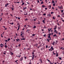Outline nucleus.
<instances>
[{
  "label": "nucleus",
  "mask_w": 64,
  "mask_h": 64,
  "mask_svg": "<svg viewBox=\"0 0 64 64\" xmlns=\"http://www.w3.org/2000/svg\"><path fill=\"white\" fill-rule=\"evenodd\" d=\"M45 20H42V22L44 23H45V22H44Z\"/></svg>",
  "instance_id": "4be33fe9"
},
{
  "label": "nucleus",
  "mask_w": 64,
  "mask_h": 64,
  "mask_svg": "<svg viewBox=\"0 0 64 64\" xmlns=\"http://www.w3.org/2000/svg\"><path fill=\"white\" fill-rule=\"evenodd\" d=\"M49 39H47V41H48V42H49Z\"/></svg>",
  "instance_id": "bb28decb"
},
{
  "label": "nucleus",
  "mask_w": 64,
  "mask_h": 64,
  "mask_svg": "<svg viewBox=\"0 0 64 64\" xmlns=\"http://www.w3.org/2000/svg\"><path fill=\"white\" fill-rule=\"evenodd\" d=\"M36 35V34H32V36H35V35Z\"/></svg>",
  "instance_id": "6ab92c4d"
},
{
  "label": "nucleus",
  "mask_w": 64,
  "mask_h": 64,
  "mask_svg": "<svg viewBox=\"0 0 64 64\" xmlns=\"http://www.w3.org/2000/svg\"><path fill=\"white\" fill-rule=\"evenodd\" d=\"M4 32H3V33H2V35H4Z\"/></svg>",
  "instance_id": "bf43d9fd"
},
{
  "label": "nucleus",
  "mask_w": 64,
  "mask_h": 64,
  "mask_svg": "<svg viewBox=\"0 0 64 64\" xmlns=\"http://www.w3.org/2000/svg\"><path fill=\"white\" fill-rule=\"evenodd\" d=\"M48 48L47 46H46V48Z\"/></svg>",
  "instance_id": "774afa93"
},
{
  "label": "nucleus",
  "mask_w": 64,
  "mask_h": 64,
  "mask_svg": "<svg viewBox=\"0 0 64 64\" xmlns=\"http://www.w3.org/2000/svg\"><path fill=\"white\" fill-rule=\"evenodd\" d=\"M47 61H48L49 62H50V60H48V59H47Z\"/></svg>",
  "instance_id": "c756f323"
},
{
  "label": "nucleus",
  "mask_w": 64,
  "mask_h": 64,
  "mask_svg": "<svg viewBox=\"0 0 64 64\" xmlns=\"http://www.w3.org/2000/svg\"><path fill=\"white\" fill-rule=\"evenodd\" d=\"M21 40H25V38H22L21 39Z\"/></svg>",
  "instance_id": "2eb2a0df"
},
{
  "label": "nucleus",
  "mask_w": 64,
  "mask_h": 64,
  "mask_svg": "<svg viewBox=\"0 0 64 64\" xmlns=\"http://www.w3.org/2000/svg\"><path fill=\"white\" fill-rule=\"evenodd\" d=\"M3 44H0V46H1V47L2 48L3 47Z\"/></svg>",
  "instance_id": "1a4fd4ad"
},
{
  "label": "nucleus",
  "mask_w": 64,
  "mask_h": 64,
  "mask_svg": "<svg viewBox=\"0 0 64 64\" xmlns=\"http://www.w3.org/2000/svg\"><path fill=\"white\" fill-rule=\"evenodd\" d=\"M17 25L19 26L20 25V24H19V23H17Z\"/></svg>",
  "instance_id": "37998d69"
},
{
  "label": "nucleus",
  "mask_w": 64,
  "mask_h": 64,
  "mask_svg": "<svg viewBox=\"0 0 64 64\" xmlns=\"http://www.w3.org/2000/svg\"><path fill=\"white\" fill-rule=\"evenodd\" d=\"M46 14H43V16H46Z\"/></svg>",
  "instance_id": "c9c22d12"
},
{
  "label": "nucleus",
  "mask_w": 64,
  "mask_h": 64,
  "mask_svg": "<svg viewBox=\"0 0 64 64\" xmlns=\"http://www.w3.org/2000/svg\"><path fill=\"white\" fill-rule=\"evenodd\" d=\"M51 30H52V28L48 29V31H51Z\"/></svg>",
  "instance_id": "ddd939ff"
},
{
  "label": "nucleus",
  "mask_w": 64,
  "mask_h": 64,
  "mask_svg": "<svg viewBox=\"0 0 64 64\" xmlns=\"http://www.w3.org/2000/svg\"><path fill=\"white\" fill-rule=\"evenodd\" d=\"M52 5L53 6H55V4H53Z\"/></svg>",
  "instance_id": "e433bc0d"
},
{
  "label": "nucleus",
  "mask_w": 64,
  "mask_h": 64,
  "mask_svg": "<svg viewBox=\"0 0 64 64\" xmlns=\"http://www.w3.org/2000/svg\"><path fill=\"white\" fill-rule=\"evenodd\" d=\"M10 24H11L12 25L14 24V23L13 22H12V23H10Z\"/></svg>",
  "instance_id": "a211bd4d"
},
{
  "label": "nucleus",
  "mask_w": 64,
  "mask_h": 64,
  "mask_svg": "<svg viewBox=\"0 0 64 64\" xmlns=\"http://www.w3.org/2000/svg\"><path fill=\"white\" fill-rule=\"evenodd\" d=\"M32 59H34V58H36L37 56H35V55H33L32 56Z\"/></svg>",
  "instance_id": "f03ea898"
},
{
  "label": "nucleus",
  "mask_w": 64,
  "mask_h": 64,
  "mask_svg": "<svg viewBox=\"0 0 64 64\" xmlns=\"http://www.w3.org/2000/svg\"><path fill=\"white\" fill-rule=\"evenodd\" d=\"M44 49L43 48H41V50H43Z\"/></svg>",
  "instance_id": "49530a36"
},
{
  "label": "nucleus",
  "mask_w": 64,
  "mask_h": 64,
  "mask_svg": "<svg viewBox=\"0 0 64 64\" xmlns=\"http://www.w3.org/2000/svg\"><path fill=\"white\" fill-rule=\"evenodd\" d=\"M30 30H26V31H30Z\"/></svg>",
  "instance_id": "a19ab883"
},
{
  "label": "nucleus",
  "mask_w": 64,
  "mask_h": 64,
  "mask_svg": "<svg viewBox=\"0 0 64 64\" xmlns=\"http://www.w3.org/2000/svg\"><path fill=\"white\" fill-rule=\"evenodd\" d=\"M45 6H44V5H42V8H44V7H45Z\"/></svg>",
  "instance_id": "c85d7f7f"
},
{
  "label": "nucleus",
  "mask_w": 64,
  "mask_h": 64,
  "mask_svg": "<svg viewBox=\"0 0 64 64\" xmlns=\"http://www.w3.org/2000/svg\"><path fill=\"white\" fill-rule=\"evenodd\" d=\"M50 50V51H52V50H54V49L52 50V49H51V48H50V49H49Z\"/></svg>",
  "instance_id": "7c9ffc66"
},
{
  "label": "nucleus",
  "mask_w": 64,
  "mask_h": 64,
  "mask_svg": "<svg viewBox=\"0 0 64 64\" xmlns=\"http://www.w3.org/2000/svg\"><path fill=\"white\" fill-rule=\"evenodd\" d=\"M51 35V33H50L49 35H48V38L49 39V40H51V37H50V36Z\"/></svg>",
  "instance_id": "7ed1b4c3"
},
{
  "label": "nucleus",
  "mask_w": 64,
  "mask_h": 64,
  "mask_svg": "<svg viewBox=\"0 0 64 64\" xmlns=\"http://www.w3.org/2000/svg\"><path fill=\"white\" fill-rule=\"evenodd\" d=\"M6 52L4 53H4H3V54H4V55H6Z\"/></svg>",
  "instance_id": "58836bf2"
},
{
  "label": "nucleus",
  "mask_w": 64,
  "mask_h": 64,
  "mask_svg": "<svg viewBox=\"0 0 64 64\" xmlns=\"http://www.w3.org/2000/svg\"><path fill=\"white\" fill-rule=\"evenodd\" d=\"M8 40V41L10 40V39L9 38H8V39L7 40Z\"/></svg>",
  "instance_id": "412c9836"
},
{
  "label": "nucleus",
  "mask_w": 64,
  "mask_h": 64,
  "mask_svg": "<svg viewBox=\"0 0 64 64\" xmlns=\"http://www.w3.org/2000/svg\"><path fill=\"white\" fill-rule=\"evenodd\" d=\"M36 28V26H34V27H33V28Z\"/></svg>",
  "instance_id": "2f4dec72"
},
{
  "label": "nucleus",
  "mask_w": 64,
  "mask_h": 64,
  "mask_svg": "<svg viewBox=\"0 0 64 64\" xmlns=\"http://www.w3.org/2000/svg\"><path fill=\"white\" fill-rule=\"evenodd\" d=\"M11 9H12V11L14 10V8H11Z\"/></svg>",
  "instance_id": "a878e982"
},
{
  "label": "nucleus",
  "mask_w": 64,
  "mask_h": 64,
  "mask_svg": "<svg viewBox=\"0 0 64 64\" xmlns=\"http://www.w3.org/2000/svg\"><path fill=\"white\" fill-rule=\"evenodd\" d=\"M62 21L63 22H64V20H62Z\"/></svg>",
  "instance_id": "13d9d810"
},
{
  "label": "nucleus",
  "mask_w": 64,
  "mask_h": 64,
  "mask_svg": "<svg viewBox=\"0 0 64 64\" xmlns=\"http://www.w3.org/2000/svg\"><path fill=\"white\" fill-rule=\"evenodd\" d=\"M47 8H45V10H47Z\"/></svg>",
  "instance_id": "338daca9"
},
{
  "label": "nucleus",
  "mask_w": 64,
  "mask_h": 64,
  "mask_svg": "<svg viewBox=\"0 0 64 64\" xmlns=\"http://www.w3.org/2000/svg\"><path fill=\"white\" fill-rule=\"evenodd\" d=\"M58 56V53H57V52H56V56Z\"/></svg>",
  "instance_id": "f8f14e48"
},
{
  "label": "nucleus",
  "mask_w": 64,
  "mask_h": 64,
  "mask_svg": "<svg viewBox=\"0 0 64 64\" xmlns=\"http://www.w3.org/2000/svg\"><path fill=\"white\" fill-rule=\"evenodd\" d=\"M31 64V63L30 62V63H29V64Z\"/></svg>",
  "instance_id": "680f3d73"
},
{
  "label": "nucleus",
  "mask_w": 64,
  "mask_h": 64,
  "mask_svg": "<svg viewBox=\"0 0 64 64\" xmlns=\"http://www.w3.org/2000/svg\"><path fill=\"white\" fill-rule=\"evenodd\" d=\"M48 16L49 17H50L51 16V14H48Z\"/></svg>",
  "instance_id": "9b49d317"
},
{
  "label": "nucleus",
  "mask_w": 64,
  "mask_h": 64,
  "mask_svg": "<svg viewBox=\"0 0 64 64\" xmlns=\"http://www.w3.org/2000/svg\"><path fill=\"white\" fill-rule=\"evenodd\" d=\"M20 61L22 62V59L20 58Z\"/></svg>",
  "instance_id": "473e14b6"
},
{
  "label": "nucleus",
  "mask_w": 64,
  "mask_h": 64,
  "mask_svg": "<svg viewBox=\"0 0 64 64\" xmlns=\"http://www.w3.org/2000/svg\"><path fill=\"white\" fill-rule=\"evenodd\" d=\"M18 57H19V58L20 57V55H19V56H18Z\"/></svg>",
  "instance_id": "5fc2aeb1"
},
{
  "label": "nucleus",
  "mask_w": 64,
  "mask_h": 64,
  "mask_svg": "<svg viewBox=\"0 0 64 64\" xmlns=\"http://www.w3.org/2000/svg\"><path fill=\"white\" fill-rule=\"evenodd\" d=\"M50 49H52V50L54 49V48H53V47H52V46H51V48Z\"/></svg>",
  "instance_id": "5701e85b"
},
{
  "label": "nucleus",
  "mask_w": 64,
  "mask_h": 64,
  "mask_svg": "<svg viewBox=\"0 0 64 64\" xmlns=\"http://www.w3.org/2000/svg\"><path fill=\"white\" fill-rule=\"evenodd\" d=\"M44 4V2H43V1H42V2H41V4Z\"/></svg>",
  "instance_id": "cd10ccee"
},
{
  "label": "nucleus",
  "mask_w": 64,
  "mask_h": 64,
  "mask_svg": "<svg viewBox=\"0 0 64 64\" xmlns=\"http://www.w3.org/2000/svg\"><path fill=\"white\" fill-rule=\"evenodd\" d=\"M59 59H60L61 60H62V58H59Z\"/></svg>",
  "instance_id": "4c0bfd02"
},
{
  "label": "nucleus",
  "mask_w": 64,
  "mask_h": 64,
  "mask_svg": "<svg viewBox=\"0 0 64 64\" xmlns=\"http://www.w3.org/2000/svg\"><path fill=\"white\" fill-rule=\"evenodd\" d=\"M20 44H19L18 45V46L19 47H20Z\"/></svg>",
  "instance_id": "4d7b16f0"
},
{
  "label": "nucleus",
  "mask_w": 64,
  "mask_h": 64,
  "mask_svg": "<svg viewBox=\"0 0 64 64\" xmlns=\"http://www.w3.org/2000/svg\"><path fill=\"white\" fill-rule=\"evenodd\" d=\"M4 47H5V48H6L7 47H8V46H7L6 45H5V46H4Z\"/></svg>",
  "instance_id": "4468645a"
},
{
  "label": "nucleus",
  "mask_w": 64,
  "mask_h": 64,
  "mask_svg": "<svg viewBox=\"0 0 64 64\" xmlns=\"http://www.w3.org/2000/svg\"><path fill=\"white\" fill-rule=\"evenodd\" d=\"M9 50H12V49L11 48H10Z\"/></svg>",
  "instance_id": "6e6d98bb"
},
{
  "label": "nucleus",
  "mask_w": 64,
  "mask_h": 64,
  "mask_svg": "<svg viewBox=\"0 0 64 64\" xmlns=\"http://www.w3.org/2000/svg\"><path fill=\"white\" fill-rule=\"evenodd\" d=\"M37 2H38V3H40V2H39V0H37Z\"/></svg>",
  "instance_id": "393cba45"
},
{
  "label": "nucleus",
  "mask_w": 64,
  "mask_h": 64,
  "mask_svg": "<svg viewBox=\"0 0 64 64\" xmlns=\"http://www.w3.org/2000/svg\"><path fill=\"white\" fill-rule=\"evenodd\" d=\"M6 14H7V15L8 14V12L6 13Z\"/></svg>",
  "instance_id": "69168bd1"
},
{
  "label": "nucleus",
  "mask_w": 64,
  "mask_h": 64,
  "mask_svg": "<svg viewBox=\"0 0 64 64\" xmlns=\"http://www.w3.org/2000/svg\"><path fill=\"white\" fill-rule=\"evenodd\" d=\"M21 33H22L20 34V36H22V38H24V36H23V35L24 34V32L22 31V32H21Z\"/></svg>",
  "instance_id": "f257e3e1"
},
{
  "label": "nucleus",
  "mask_w": 64,
  "mask_h": 64,
  "mask_svg": "<svg viewBox=\"0 0 64 64\" xmlns=\"http://www.w3.org/2000/svg\"><path fill=\"white\" fill-rule=\"evenodd\" d=\"M16 34V36H18V35H17V34Z\"/></svg>",
  "instance_id": "603ef678"
},
{
  "label": "nucleus",
  "mask_w": 64,
  "mask_h": 64,
  "mask_svg": "<svg viewBox=\"0 0 64 64\" xmlns=\"http://www.w3.org/2000/svg\"><path fill=\"white\" fill-rule=\"evenodd\" d=\"M16 40L17 41V42H19V41H20V40L19 38H18Z\"/></svg>",
  "instance_id": "0eeeda50"
},
{
  "label": "nucleus",
  "mask_w": 64,
  "mask_h": 64,
  "mask_svg": "<svg viewBox=\"0 0 64 64\" xmlns=\"http://www.w3.org/2000/svg\"><path fill=\"white\" fill-rule=\"evenodd\" d=\"M32 54L34 55V52H32Z\"/></svg>",
  "instance_id": "f3484780"
},
{
  "label": "nucleus",
  "mask_w": 64,
  "mask_h": 64,
  "mask_svg": "<svg viewBox=\"0 0 64 64\" xmlns=\"http://www.w3.org/2000/svg\"><path fill=\"white\" fill-rule=\"evenodd\" d=\"M51 14H54V12H51Z\"/></svg>",
  "instance_id": "de8ad7c7"
},
{
  "label": "nucleus",
  "mask_w": 64,
  "mask_h": 64,
  "mask_svg": "<svg viewBox=\"0 0 64 64\" xmlns=\"http://www.w3.org/2000/svg\"><path fill=\"white\" fill-rule=\"evenodd\" d=\"M62 40H64V38H62Z\"/></svg>",
  "instance_id": "e2e57ef3"
},
{
  "label": "nucleus",
  "mask_w": 64,
  "mask_h": 64,
  "mask_svg": "<svg viewBox=\"0 0 64 64\" xmlns=\"http://www.w3.org/2000/svg\"><path fill=\"white\" fill-rule=\"evenodd\" d=\"M61 12H62L63 13V10H62L61 11Z\"/></svg>",
  "instance_id": "c03bdc74"
},
{
  "label": "nucleus",
  "mask_w": 64,
  "mask_h": 64,
  "mask_svg": "<svg viewBox=\"0 0 64 64\" xmlns=\"http://www.w3.org/2000/svg\"><path fill=\"white\" fill-rule=\"evenodd\" d=\"M31 6L32 7H33V5H31Z\"/></svg>",
  "instance_id": "3c124183"
},
{
  "label": "nucleus",
  "mask_w": 64,
  "mask_h": 64,
  "mask_svg": "<svg viewBox=\"0 0 64 64\" xmlns=\"http://www.w3.org/2000/svg\"><path fill=\"white\" fill-rule=\"evenodd\" d=\"M24 58H25V59H27V58L25 56H24Z\"/></svg>",
  "instance_id": "ea45409f"
},
{
  "label": "nucleus",
  "mask_w": 64,
  "mask_h": 64,
  "mask_svg": "<svg viewBox=\"0 0 64 64\" xmlns=\"http://www.w3.org/2000/svg\"><path fill=\"white\" fill-rule=\"evenodd\" d=\"M8 3H6V5H5V7H6L7 6V5H8Z\"/></svg>",
  "instance_id": "9d476101"
},
{
  "label": "nucleus",
  "mask_w": 64,
  "mask_h": 64,
  "mask_svg": "<svg viewBox=\"0 0 64 64\" xmlns=\"http://www.w3.org/2000/svg\"><path fill=\"white\" fill-rule=\"evenodd\" d=\"M60 8V9H62V6H61L60 8Z\"/></svg>",
  "instance_id": "b1692460"
},
{
  "label": "nucleus",
  "mask_w": 64,
  "mask_h": 64,
  "mask_svg": "<svg viewBox=\"0 0 64 64\" xmlns=\"http://www.w3.org/2000/svg\"><path fill=\"white\" fill-rule=\"evenodd\" d=\"M52 19L54 20L55 19V18L54 17H52Z\"/></svg>",
  "instance_id": "79ce46f5"
},
{
  "label": "nucleus",
  "mask_w": 64,
  "mask_h": 64,
  "mask_svg": "<svg viewBox=\"0 0 64 64\" xmlns=\"http://www.w3.org/2000/svg\"><path fill=\"white\" fill-rule=\"evenodd\" d=\"M39 61L40 62L39 63H42V59L41 58H40L39 59Z\"/></svg>",
  "instance_id": "39448f33"
},
{
  "label": "nucleus",
  "mask_w": 64,
  "mask_h": 64,
  "mask_svg": "<svg viewBox=\"0 0 64 64\" xmlns=\"http://www.w3.org/2000/svg\"><path fill=\"white\" fill-rule=\"evenodd\" d=\"M20 18H18V19H19V20H20Z\"/></svg>",
  "instance_id": "09e8293b"
},
{
  "label": "nucleus",
  "mask_w": 64,
  "mask_h": 64,
  "mask_svg": "<svg viewBox=\"0 0 64 64\" xmlns=\"http://www.w3.org/2000/svg\"><path fill=\"white\" fill-rule=\"evenodd\" d=\"M22 6L24 5V3L23 0L22 1Z\"/></svg>",
  "instance_id": "423d86ee"
},
{
  "label": "nucleus",
  "mask_w": 64,
  "mask_h": 64,
  "mask_svg": "<svg viewBox=\"0 0 64 64\" xmlns=\"http://www.w3.org/2000/svg\"><path fill=\"white\" fill-rule=\"evenodd\" d=\"M46 36V34H44V36Z\"/></svg>",
  "instance_id": "864d4df0"
},
{
  "label": "nucleus",
  "mask_w": 64,
  "mask_h": 64,
  "mask_svg": "<svg viewBox=\"0 0 64 64\" xmlns=\"http://www.w3.org/2000/svg\"><path fill=\"white\" fill-rule=\"evenodd\" d=\"M40 24V22H38V24Z\"/></svg>",
  "instance_id": "8fccbe9b"
},
{
  "label": "nucleus",
  "mask_w": 64,
  "mask_h": 64,
  "mask_svg": "<svg viewBox=\"0 0 64 64\" xmlns=\"http://www.w3.org/2000/svg\"><path fill=\"white\" fill-rule=\"evenodd\" d=\"M57 24L59 26L60 24H58H58Z\"/></svg>",
  "instance_id": "0e129e2a"
},
{
  "label": "nucleus",
  "mask_w": 64,
  "mask_h": 64,
  "mask_svg": "<svg viewBox=\"0 0 64 64\" xmlns=\"http://www.w3.org/2000/svg\"><path fill=\"white\" fill-rule=\"evenodd\" d=\"M44 29L42 30V32H43V31H44Z\"/></svg>",
  "instance_id": "052dcab7"
},
{
  "label": "nucleus",
  "mask_w": 64,
  "mask_h": 64,
  "mask_svg": "<svg viewBox=\"0 0 64 64\" xmlns=\"http://www.w3.org/2000/svg\"><path fill=\"white\" fill-rule=\"evenodd\" d=\"M26 46H27V47L28 46V44H26Z\"/></svg>",
  "instance_id": "aec40b11"
},
{
  "label": "nucleus",
  "mask_w": 64,
  "mask_h": 64,
  "mask_svg": "<svg viewBox=\"0 0 64 64\" xmlns=\"http://www.w3.org/2000/svg\"><path fill=\"white\" fill-rule=\"evenodd\" d=\"M8 41V40H5V42H7Z\"/></svg>",
  "instance_id": "a18cd8bd"
},
{
  "label": "nucleus",
  "mask_w": 64,
  "mask_h": 64,
  "mask_svg": "<svg viewBox=\"0 0 64 64\" xmlns=\"http://www.w3.org/2000/svg\"><path fill=\"white\" fill-rule=\"evenodd\" d=\"M56 36V34H55L54 35V37H55V36Z\"/></svg>",
  "instance_id": "f704fd0d"
},
{
  "label": "nucleus",
  "mask_w": 64,
  "mask_h": 64,
  "mask_svg": "<svg viewBox=\"0 0 64 64\" xmlns=\"http://www.w3.org/2000/svg\"><path fill=\"white\" fill-rule=\"evenodd\" d=\"M56 44V42H54V41L53 42V43L52 44L54 45H55L56 44Z\"/></svg>",
  "instance_id": "6e6552de"
},
{
  "label": "nucleus",
  "mask_w": 64,
  "mask_h": 64,
  "mask_svg": "<svg viewBox=\"0 0 64 64\" xmlns=\"http://www.w3.org/2000/svg\"><path fill=\"white\" fill-rule=\"evenodd\" d=\"M36 52V50H33V51H32V52Z\"/></svg>",
  "instance_id": "dca6fc26"
},
{
  "label": "nucleus",
  "mask_w": 64,
  "mask_h": 64,
  "mask_svg": "<svg viewBox=\"0 0 64 64\" xmlns=\"http://www.w3.org/2000/svg\"><path fill=\"white\" fill-rule=\"evenodd\" d=\"M52 4L54 3V1H52Z\"/></svg>",
  "instance_id": "72a5a7b5"
},
{
  "label": "nucleus",
  "mask_w": 64,
  "mask_h": 64,
  "mask_svg": "<svg viewBox=\"0 0 64 64\" xmlns=\"http://www.w3.org/2000/svg\"><path fill=\"white\" fill-rule=\"evenodd\" d=\"M56 26H55L54 27V32L56 33Z\"/></svg>",
  "instance_id": "20e7f679"
}]
</instances>
